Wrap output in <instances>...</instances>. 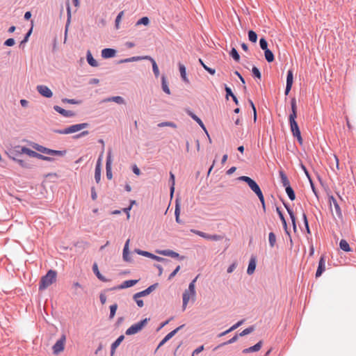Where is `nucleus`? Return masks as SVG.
<instances>
[{
    "instance_id": "f257e3e1",
    "label": "nucleus",
    "mask_w": 356,
    "mask_h": 356,
    "mask_svg": "<svg viewBox=\"0 0 356 356\" xmlns=\"http://www.w3.org/2000/svg\"><path fill=\"white\" fill-rule=\"evenodd\" d=\"M238 179L247 183V184L250 188V189L257 195V197H259V199L261 203L264 211H266V205H265L264 197L263 193H262L259 186L257 184V183L254 180L251 179L250 177H247V176H241L238 178Z\"/></svg>"
},
{
    "instance_id": "f03ea898",
    "label": "nucleus",
    "mask_w": 356,
    "mask_h": 356,
    "mask_svg": "<svg viewBox=\"0 0 356 356\" xmlns=\"http://www.w3.org/2000/svg\"><path fill=\"white\" fill-rule=\"evenodd\" d=\"M57 273L54 270H49L47 274L41 277L39 283V290L43 291L56 281Z\"/></svg>"
},
{
    "instance_id": "7ed1b4c3",
    "label": "nucleus",
    "mask_w": 356,
    "mask_h": 356,
    "mask_svg": "<svg viewBox=\"0 0 356 356\" xmlns=\"http://www.w3.org/2000/svg\"><path fill=\"white\" fill-rule=\"evenodd\" d=\"M88 125L89 124L88 123L76 124L63 129H55L54 130V132L59 134H70L87 128Z\"/></svg>"
},
{
    "instance_id": "20e7f679",
    "label": "nucleus",
    "mask_w": 356,
    "mask_h": 356,
    "mask_svg": "<svg viewBox=\"0 0 356 356\" xmlns=\"http://www.w3.org/2000/svg\"><path fill=\"white\" fill-rule=\"evenodd\" d=\"M149 318H145L136 323L131 325L125 332L127 335H133L138 333L147 325Z\"/></svg>"
},
{
    "instance_id": "39448f33",
    "label": "nucleus",
    "mask_w": 356,
    "mask_h": 356,
    "mask_svg": "<svg viewBox=\"0 0 356 356\" xmlns=\"http://www.w3.org/2000/svg\"><path fill=\"white\" fill-rule=\"evenodd\" d=\"M35 148L39 152L51 156H63L66 154L67 152L66 150H54L39 145H37V146L35 147Z\"/></svg>"
},
{
    "instance_id": "423d86ee",
    "label": "nucleus",
    "mask_w": 356,
    "mask_h": 356,
    "mask_svg": "<svg viewBox=\"0 0 356 356\" xmlns=\"http://www.w3.org/2000/svg\"><path fill=\"white\" fill-rule=\"evenodd\" d=\"M136 252L139 254V255H142V256H145V257H149V258H151L154 260H156L157 261H159V262H162L165 264H168L170 262V261L168 259H165V258H163V257H159L157 255H155L151 252H147V251H144V250H136Z\"/></svg>"
},
{
    "instance_id": "0eeeda50",
    "label": "nucleus",
    "mask_w": 356,
    "mask_h": 356,
    "mask_svg": "<svg viewBox=\"0 0 356 356\" xmlns=\"http://www.w3.org/2000/svg\"><path fill=\"white\" fill-rule=\"evenodd\" d=\"M156 252L161 255L177 258L181 261L184 260L185 258L184 256H180L179 253L169 249L156 250Z\"/></svg>"
},
{
    "instance_id": "6e6552de",
    "label": "nucleus",
    "mask_w": 356,
    "mask_h": 356,
    "mask_svg": "<svg viewBox=\"0 0 356 356\" xmlns=\"http://www.w3.org/2000/svg\"><path fill=\"white\" fill-rule=\"evenodd\" d=\"M111 163H112V150L110 149L107 152L106 162V177L108 179H111L113 175L111 171Z\"/></svg>"
},
{
    "instance_id": "1a4fd4ad",
    "label": "nucleus",
    "mask_w": 356,
    "mask_h": 356,
    "mask_svg": "<svg viewBox=\"0 0 356 356\" xmlns=\"http://www.w3.org/2000/svg\"><path fill=\"white\" fill-rule=\"evenodd\" d=\"M65 335L63 334L61 337L53 346V352L58 354L64 350V344L65 342Z\"/></svg>"
},
{
    "instance_id": "9d476101",
    "label": "nucleus",
    "mask_w": 356,
    "mask_h": 356,
    "mask_svg": "<svg viewBox=\"0 0 356 356\" xmlns=\"http://www.w3.org/2000/svg\"><path fill=\"white\" fill-rule=\"evenodd\" d=\"M36 89L37 91L44 97L51 98L53 96L52 91L45 85H38Z\"/></svg>"
},
{
    "instance_id": "9b49d317",
    "label": "nucleus",
    "mask_w": 356,
    "mask_h": 356,
    "mask_svg": "<svg viewBox=\"0 0 356 356\" xmlns=\"http://www.w3.org/2000/svg\"><path fill=\"white\" fill-rule=\"evenodd\" d=\"M184 325H181L179 327H177L176 329L172 330L170 332H169L165 337L160 341L157 348H160L163 345H164L168 340H170L172 337H174L177 332L181 330Z\"/></svg>"
},
{
    "instance_id": "f8f14e48",
    "label": "nucleus",
    "mask_w": 356,
    "mask_h": 356,
    "mask_svg": "<svg viewBox=\"0 0 356 356\" xmlns=\"http://www.w3.org/2000/svg\"><path fill=\"white\" fill-rule=\"evenodd\" d=\"M329 202H330V205H332V204L334 205V209H335L336 214H337V217L339 219H342L343 218V214H342L341 208H340V207H339L337 200L334 197L333 195H330L329 197Z\"/></svg>"
},
{
    "instance_id": "ddd939ff",
    "label": "nucleus",
    "mask_w": 356,
    "mask_h": 356,
    "mask_svg": "<svg viewBox=\"0 0 356 356\" xmlns=\"http://www.w3.org/2000/svg\"><path fill=\"white\" fill-rule=\"evenodd\" d=\"M157 286H158V283L152 284L149 286H148L146 289L135 293V298H141L143 296H146L149 295L150 293H152L154 290H155Z\"/></svg>"
},
{
    "instance_id": "4468645a",
    "label": "nucleus",
    "mask_w": 356,
    "mask_h": 356,
    "mask_svg": "<svg viewBox=\"0 0 356 356\" xmlns=\"http://www.w3.org/2000/svg\"><path fill=\"white\" fill-rule=\"evenodd\" d=\"M54 111H56V112L66 118H70L74 115V113L73 111L65 110L57 105L54 106Z\"/></svg>"
},
{
    "instance_id": "2eb2a0df",
    "label": "nucleus",
    "mask_w": 356,
    "mask_h": 356,
    "mask_svg": "<svg viewBox=\"0 0 356 356\" xmlns=\"http://www.w3.org/2000/svg\"><path fill=\"white\" fill-rule=\"evenodd\" d=\"M325 257H324V256H321L319 259L318 268L316 272V277H320L322 275V273L325 271Z\"/></svg>"
},
{
    "instance_id": "dca6fc26",
    "label": "nucleus",
    "mask_w": 356,
    "mask_h": 356,
    "mask_svg": "<svg viewBox=\"0 0 356 356\" xmlns=\"http://www.w3.org/2000/svg\"><path fill=\"white\" fill-rule=\"evenodd\" d=\"M199 277V275H197L189 284L188 288L187 289L191 294V299L195 300L196 297V291H195V283Z\"/></svg>"
},
{
    "instance_id": "f3484780",
    "label": "nucleus",
    "mask_w": 356,
    "mask_h": 356,
    "mask_svg": "<svg viewBox=\"0 0 356 356\" xmlns=\"http://www.w3.org/2000/svg\"><path fill=\"white\" fill-rule=\"evenodd\" d=\"M143 60H148L152 65V70L156 78L159 76V70L155 60L149 56H144Z\"/></svg>"
},
{
    "instance_id": "a211bd4d",
    "label": "nucleus",
    "mask_w": 356,
    "mask_h": 356,
    "mask_svg": "<svg viewBox=\"0 0 356 356\" xmlns=\"http://www.w3.org/2000/svg\"><path fill=\"white\" fill-rule=\"evenodd\" d=\"M284 207L286 208V209L290 216V218L291 220L293 230L296 231L297 229V227H296V216L293 213V211L292 210V209L289 207V205L288 204L284 203Z\"/></svg>"
},
{
    "instance_id": "6ab92c4d",
    "label": "nucleus",
    "mask_w": 356,
    "mask_h": 356,
    "mask_svg": "<svg viewBox=\"0 0 356 356\" xmlns=\"http://www.w3.org/2000/svg\"><path fill=\"white\" fill-rule=\"evenodd\" d=\"M191 298V292L188 289H186L182 295V310L184 311L186 309L187 305L189 300Z\"/></svg>"
},
{
    "instance_id": "aec40b11",
    "label": "nucleus",
    "mask_w": 356,
    "mask_h": 356,
    "mask_svg": "<svg viewBox=\"0 0 356 356\" xmlns=\"http://www.w3.org/2000/svg\"><path fill=\"white\" fill-rule=\"evenodd\" d=\"M113 102L118 104H124V99H123V97H122L120 96L111 97L104 99L101 101L102 103H106V102Z\"/></svg>"
},
{
    "instance_id": "412c9836",
    "label": "nucleus",
    "mask_w": 356,
    "mask_h": 356,
    "mask_svg": "<svg viewBox=\"0 0 356 356\" xmlns=\"http://www.w3.org/2000/svg\"><path fill=\"white\" fill-rule=\"evenodd\" d=\"M138 282V280H129L123 282L120 286H117L118 289H123L126 288H129L134 286Z\"/></svg>"
},
{
    "instance_id": "4be33fe9",
    "label": "nucleus",
    "mask_w": 356,
    "mask_h": 356,
    "mask_svg": "<svg viewBox=\"0 0 356 356\" xmlns=\"http://www.w3.org/2000/svg\"><path fill=\"white\" fill-rule=\"evenodd\" d=\"M116 51L111 48H105L102 51V56L104 58H110L115 56Z\"/></svg>"
},
{
    "instance_id": "5701e85b",
    "label": "nucleus",
    "mask_w": 356,
    "mask_h": 356,
    "mask_svg": "<svg viewBox=\"0 0 356 356\" xmlns=\"http://www.w3.org/2000/svg\"><path fill=\"white\" fill-rule=\"evenodd\" d=\"M124 336L120 335L118 338L111 344V356H113L115 349L120 346L122 341L124 340Z\"/></svg>"
},
{
    "instance_id": "b1692460",
    "label": "nucleus",
    "mask_w": 356,
    "mask_h": 356,
    "mask_svg": "<svg viewBox=\"0 0 356 356\" xmlns=\"http://www.w3.org/2000/svg\"><path fill=\"white\" fill-rule=\"evenodd\" d=\"M129 239H128L124 244V246L123 248L122 257L125 261L130 262L131 261V258L129 256Z\"/></svg>"
},
{
    "instance_id": "393cba45",
    "label": "nucleus",
    "mask_w": 356,
    "mask_h": 356,
    "mask_svg": "<svg viewBox=\"0 0 356 356\" xmlns=\"http://www.w3.org/2000/svg\"><path fill=\"white\" fill-rule=\"evenodd\" d=\"M255 268H256V257L254 256H252L250 259V261H249L248 267L247 269V273L250 275L253 274L255 270Z\"/></svg>"
},
{
    "instance_id": "a878e982",
    "label": "nucleus",
    "mask_w": 356,
    "mask_h": 356,
    "mask_svg": "<svg viewBox=\"0 0 356 356\" xmlns=\"http://www.w3.org/2000/svg\"><path fill=\"white\" fill-rule=\"evenodd\" d=\"M262 346V342L260 341L258 343H257L255 345L250 346L248 348H245L243 350V353H250L253 352L259 351Z\"/></svg>"
},
{
    "instance_id": "bb28decb",
    "label": "nucleus",
    "mask_w": 356,
    "mask_h": 356,
    "mask_svg": "<svg viewBox=\"0 0 356 356\" xmlns=\"http://www.w3.org/2000/svg\"><path fill=\"white\" fill-rule=\"evenodd\" d=\"M225 90L226 92V99H228L229 97H231L234 102V103L238 105V100L236 95L233 93L232 89L228 87L227 85L225 86Z\"/></svg>"
},
{
    "instance_id": "cd10ccee",
    "label": "nucleus",
    "mask_w": 356,
    "mask_h": 356,
    "mask_svg": "<svg viewBox=\"0 0 356 356\" xmlns=\"http://www.w3.org/2000/svg\"><path fill=\"white\" fill-rule=\"evenodd\" d=\"M279 175H280V179H281V182L282 184V186L286 188V187H288V186H290V182H289V180L287 177V176L286 175V174L284 173V171L282 170H280L279 172Z\"/></svg>"
},
{
    "instance_id": "c85d7f7f",
    "label": "nucleus",
    "mask_w": 356,
    "mask_h": 356,
    "mask_svg": "<svg viewBox=\"0 0 356 356\" xmlns=\"http://www.w3.org/2000/svg\"><path fill=\"white\" fill-rule=\"evenodd\" d=\"M161 88L164 92L167 95L170 94V90L168 86V83L165 75L161 76Z\"/></svg>"
},
{
    "instance_id": "c756f323",
    "label": "nucleus",
    "mask_w": 356,
    "mask_h": 356,
    "mask_svg": "<svg viewBox=\"0 0 356 356\" xmlns=\"http://www.w3.org/2000/svg\"><path fill=\"white\" fill-rule=\"evenodd\" d=\"M22 151L23 153H25L26 154L29 155L31 157H35L40 159L41 156V154H39L28 147H23Z\"/></svg>"
},
{
    "instance_id": "7c9ffc66",
    "label": "nucleus",
    "mask_w": 356,
    "mask_h": 356,
    "mask_svg": "<svg viewBox=\"0 0 356 356\" xmlns=\"http://www.w3.org/2000/svg\"><path fill=\"white\" fill-rule=\"evenodd\" d=\"M179 72H180V74H181L182 80L185 83H189V80H188V79L186 76V67L183 64L179 63Z\"/></svg>"
},
{
    "instance_id": "2f4dec72",
    "label": "nucleus",
    "mask_w": 356,
    "mask_h": 356,
    "mask_svg": "<svg viewBox=\"0 0 356 356\" xmlns=\"http://www.w3.org/2000/svg\"><path fill=\"white\" fill-rule=\"evenodd\" d=\"M92 271L93 273L95 274V275L97 277V278L102 281V282H107L108 281V280H107L104 276H103L99 269H98V266H97V264L96 263H95L92 266Z\"/></svg>"
},
{
    "instance_id": "473e14b6",
    "label": "nucleus",
    "mask_w": 356,
    "mask_h": 356,
    "mask_svg": "<svg viewBox=\"0 0 356 356\" xmlns=\"http://www.w3.org/2000/svg\"><path fill=\"white\" fill-rule=\"evenodd\" d=\"M86 58L88 64L92 67H97L98 63L97 60L93 58L90 51H88L86 54Z\"/></svg>"
},
{
    "instance_id": "72a5a7b5",
    "label": "nucleus",
    "mask_w": 356,
    "mask_h": 356,
    "mask_svg": "<svg viewBox=\"0 0 356 356\" xmlns=\"http://www.w3.org/2000/svg\"><path fill=\"white\" fill-rule=\"evenodd\" d=\"M143 58H144V56H133V57H130V58H124V59L120 60L118 62V63L120 64V63H131V62H134V61H138V60H143Z\"/></svg>"
},
{
    "instance_id": "f704fd0d",
    "label": "nucleus",
    "mask_w": 356,
    "mask_h": 356,
    "mask_svg": "<svg viewBox=\"0 0 356 356\" xmlns=\"http://www.w3.org/2000/svg\"><path fill=\"white\" fill-rule=\"evenodd\" d=\"M169 181L170 182V196L172 197L173 193L175 192V175L170 172V179Z\"/></svg>"
},
{
    "instance_id": "c9c22d12",
    "label": "nucleus",
    "mask_w": 356,
    "mask_h": 356,
    "mask_svg": "<svg viewBox=\"0 0 356 356\" xmlns=\"http://www.w3.org/2000/svg\"><path fill=\"white\" fill-rule=\"evenodd\" d=\"M238 337H239L238 334H235L232 338H231L228 341H227L225 342H223V343H220V345H218V346H216L214 348V350H217L220 347H222V346H226V345H228V344H231V343H233L236 342L238 340Z\"/></svg>"
},
{
    "instance_id": "e433bc0d",
    "label": "nucleus",
    "mask_w": 356,
    "mask_h": 356,
    "mask_svg": "<svg viewBox=\"0 0 356 356\" xmlns=\"http://www.w3.org/2000/svg\"><path fill=\"white\" fill-rule=\"evenodd\" d=\"M340 248L344 252H350L351 248L348 244V243L345 239H341L339 242Z\"/></svg>"
},
{
    "instance_id": "4c0bfd02",
    "label": "nucleus",
    "mask_w": 356,
    "mask_h": 356,
    "mask_svg": "<svg viewBox=\"0 0 356 356\" xmlns=\"http://www.w3.org/2000/svg\"><path fill=\"white\" fill-rule=\"evenodd\" d=\"M264 56H265V58L266 60L268 62V63H271L275 59V57H274V54L272 52L271 50H270L269 49H266L265 51H264Z\"/></svg>"
},
{
    "instance_id": "58836bf2",
    "label": "nucleus",
    "mask_w": 356,
    "mask_h": 356,
    "mask_svg": "<svg viewBox=\"0 0 356 356\" xmlns=\"http://www.w3.org/2000/svg\"><path fill=\"white\" fill-rule=\"evenodd\" d=\"M291 131L292 132L293 136H295L296 134L300 132L298 124L297 122H289Z\"/></svg>"
},
{
    "instance_id": "ea45409f",
    "label": "nucleus",
    "mask_w": 356,
    "mask_h": 356,
    "mask_svg": "<svg viewBox=\"0 0 356 356\" xmlns=\"http://www.w3.org/2000/svg\"><path fill=\"white\" fill-rule=\"evenodd\" d=\"M285 191L290 200L293 201L296 199L295 192L291 186L286 187Z\"/></svg>"
},
{
    "instance_id": "a19ab883",
    "label": "nucleus",
    "mask_w": 356,
    "mask_h": 356,
    "mask_svg": "<svg viewBox=\"0 0 356 356\" xmlns=\"http://www.w3.org/2000/svg\"><path fill=\"white\" fill-rule=\"evenodd\" d=\"M276 236L273 232H270L268 234V243L270 248H274L276 244Z\"/></svg>"
},
{
    "instance_id": "79ce46f5",
    "label": "nucleus",
    "mask_w": 356,
    "mask_h": 356,
    "mask_svg": "<svg viewBox=\"0 0 356 356\" xmlns=\"http://www.w3.org/2000/svg\"><path fill=\"white\" fill-rule=\"evenodd\" d=\"M66 9H67V23H66V27H65L66 28L65 32H67V26H69V24L70 23V20H71V8H70V5L69 1H67L66 3Z\"/></svg>"
},
{
    "instance_id": "37998d69",
    "label": "nucleus",
    "mask_w": 356,
    "mask_h": 356,
    "mask_svg": "<svg viewBox=\"0 0 356 356\" xmlns=\"http://www.w3.org/2000/svg\"><path fill=\"white\" fill-rule=\"evenodd\" d=\"M293 74L292 70H289L287 71V76H286V85L291 86L293 85Z\"/></svg>"
},
{
    "instance_id": "c03bdc74",
    "label": "nucleus",
    "mask_w": 356,
    "mask_h": 356,
    "mask_svg": "<svg viewBox=\"0 0 356 356\" xmlns=\"http://www.w3.org/2000/svg\"><path fill=\"white\" fill-rule=\"evenodd\" d=\"M229 56L236 62H238L240 60V55L234 47L232 48Z\"/></svg>"
},
{
    "instance_id": "a18cd8bd",
    "label": "nucleus",
    "mask_w": 356,
    "mask_h": 356,
    "mask_svg": "<svg viewBox=\"0 0 356 356\" xmlns=\"http://www.w3.org/2000/svg\"><path fill=\"white\" fill-rule=\"evenodd\" d=\"M248 38L252 42H256L257 40V34L252 30L248 31Z\"/></svg>"
},
{
    "instance_id": "49530a36",
    "label": "nucleus",
    "mask_w": 356,
    "mask_h": 356,
    "mask_svg": "<svg viewBox=\"0 0 356 356\" xmlns=\"http://www.w3.org/2000/svg\"><path fill=\"white\" fill-rule=\"evenodd\" d=\"M223 238V236L218 234H207V239L211 241H220Z\"/></svg>"
},
{
    "instance_id": "de8ad7c7",
    "label": "nucleus",
    "mask_w": 356,
    "mask_h": 356,
    "mask_svg": "<svg viewBox=\"0 0 356 356\" xmlns=\"http://www.w3.org/2000/svg\"><path fill=\"white\" fill-rule=\"evenodd\" d=\"M118 309V305L116 303L111 305L110 306V314H109V318L112 319L115 315L116 311Z\"/></svg>"
},
{
    "instance_id": "09e8293b",
    "label": "nucleus",
    "mask_w": 356,
    "mask_h": 356,
    "mask_svg": "<svg viewBox=\"0 0 356 356\" xmlns=\"http://www.w3.org/2000/svg\"><path fill=\"white\" fill-rule=\"evenodd\" d=\"M277 212L279 215V217L282 222V225H283V227L284 229H286V221L285 220V218L283 215V213H282V211H280V208L277 207Z\"/></svg>"
},
{
    "instance_id": "8fccbe9b",
    "label": "nucleus",
    "mask_w": 356,
    "mask_h": 356,
    "mask_svg": "<svg viewBox=\"0 0 356 356\" xmlns=\"http://www.w3.org/2000/svg\"><path fill=\"white\" fill-rule=\"evenodd\" d=\"M123 15H124V11L120 12L118 13V15H117L115 20V26L116 29H118L120 28V23L121 19Z\"/></svg>"
},
{
    "instance_id": "3c124183",
    "label": "nucleus",
    "mask_w": 356,
    "mask_h": 356,
    "mask_svg": "<svg viewBox=\"0 0 356 356\" xmlns=\"http://www.w3.org/2000/svg\"><path fill=\"white\" fill-rule=\"evenodd\" d=\"M149 23V19L147 17H143L142 18H140L139 20L137 21L136 25V26H139V25H141V24H143V25H148Z\"/></svg>"
},
{
    "instance_id": "603ef678",
    "label": "nucleus",
    "mask_w": 356,
    "mask_h": 356,
    "mask_svg": "<svg viewBox=\"0 0 356 356\" xmlns=\"http://www.w3.org/2000/svg\"><path fill=\"white\" fill-rule=\"evenodd\" d=\"M254 328L253 326H250L249 327H247L245 330H243L241 332H240L238 334V336L239 337H243V336H245L247 334H249L251 332H252L254 331Z\"/></svg>"
},
{
    "instance_id": "864d4df0",
    "label": "nucleus",
    "mask_w": 356,
    "mask_h": 356,
    "mask_svg": "<svg viewBox=\"0 0 356 356\" xmlns=\"http://www.w3.org/2000/svg\"><path fill=\"white\" fill-rule=\"evenodd\" d=\"M95 179L97 183H99L101 180V168H99V167H95Z\"/></svg>"
},
{
    "instance_id": "5fc2aeb1",
    "label": "nucleus",
    "mask_w": 356,
    "mask_h": 356,
    "mask_svg": "<svg viewBox=\"0 0 356 356\" xmlns=\"http://www.w3.org/2000/svg\"><path fill=\"white\" fill-rule=\"evenodd\" d=\"M187 113L197 124H200L202 120L198 116H197L195 113H193L191 111H190V110L187 111Z\"/></svg>"
},
{
    "instance_id": "6e6d98bb",
    "label": "nucleus",
    "mask_w": 356,
    "mask_h": 356,
    "mask_svg": "<svg viewBox=\"0 0 356 356\" xmlns=\"http://www.w3.org/2000/svg\"><path fill=\"white\" fill-rule=\"evenodd\" d=\"M158 127H170L172 128H176L177 125L172 122H163L159 124H158Z\"/></svg>"
},
{
    "instance_id": "4d7b16f0",
    "label": "nucleus",
    "mask_w": 356,
    "mask_h": 356,
    "mask_svg": "<svg viewBox=\"0 0 356 356\" xmlns=\"http://www.w3.org/2000/svg\"><path fill=\"white\" fill-rule=\"evenodd\" d=\"M259 45H260L261 49H263L264 51H265L266 49H268V42L264 38H261L259 40Z\"/></svg>"
},
{
    "instance_id": "13d9d810",
    "label": "nucleus",
    "mask_w": 356,
    "mask_h": 356,
    "mask_svg": "<svg viewBox=\"0 0 356 356\" xmlns=\"http://www.w3.org/2000/svg\"><path fill=\"white\" fill-rule=\"evenodd\" d=\"M191 232L195 234L207 239V234L196 229H191Z\"/></svg>"
},
{
    "instance_id": "bf43d9fd",
    "label": "nucleus",
    "mask_w": 356,
    "mask_h": 356,
    "mask_svg": "<svg viewBox=\"0 0 356 356\" xmlns=\"http://www.w3.org/2000/svg\"><path fill=\"white\" fill-rule=\"evenodd\" d=\"M252 72L253 75L255 77H257L259 79L261 78V74L259 70L257 67L254 66L252 69Z\"/></svg>"
},
{
    "instance_id": "052dcab7",
    "label": "nucleus",
    "mask_w": 356,
    "mask_h": 356,
    "mask_svg": "<svg viewBox=\"0 0 356 356\" xmlns=\"http://www.w3.org/2000/svg\"><path fill=\"white\" fill-rule=\"evenodd\" d=\"M72 287L75 290V294H79L80 292L79 291V289H83L82 286L79 282H74L72 284Z\"/></svg>"
},
{
    "instance_id": "680f3d73",
    "label": "nucleus",
    "mask_w": 356,
    "mask_h": 356,
    "mask_svg": "<svg viewBox=\"0 0 356 356\" xmlns=\"http://www.w3.org/2000/svg\"><path fill=\"white\" fill-rule=\"evenodd\" d=\"M133 299L136 301V305L138 307H143L144 306L143 300L140 298H135V294L133 296Z\"/></svg>"
},
{
    "instance_id": "e2e57ef3",
    "label": "nucleus",
    "mask_w": 356,
    "mask_h": 356,
    "mask_svg": "<svg viewBox=\"0 0 356 356\" xmlns=\"http://www.w3.org/2000/svg\"><path fill=\"white\" fill-rule=\"evenodd\" d=\"M63 102H67V103L71 104H78L80 103V101H78L75 99H67V98L63 99Z\"/></svg>"
},
{
    "instance_id": "0e129e2a",
    "label": "nucleus",
    "mask_w": 356,
    "mask_h": 356,
    "mask_svg": "<svg viewBox=\"0 0 356 356\" xmlns=\"http://www.w3.org/2000/svg\"><path fill=\"white\" fill-rule=\"evenodd\" d=\"M245 320H241L239 321H238L236 323H235L234 325H233L232 326H231L229 327L230 330L234 331L235 330L236 328H238L239 326H241L243 323H244Z\"/></svg>"
},
{
    "instance_id": "69168bd1",
    "label": "nucleus",
    "mask_w": 356,
    "mask_h": 356,
    "mask_svg": "<svg viewBox=\"0 0 356 356\" xmlns=\"http://www.w3.org/2000/svg\"><path fill=\"white\" fill-rule=\"evenodd\" d=\"M291 111L297 112V105L296 98H292L291 100Z\"/></svg>"
},
{
    "instance_id": "338daca9",
    "label": "nucleus",
    "mask_w": 356,
    "mask_h": 356,
    "mask_svg": "<svg viewBox=\"0 0 356 356\" xmlns=\"http://www.w3.org/2000/svg\"><path fill=\"white\" fill-rule=\"evenodd\" d=\"M15 44V40L13 38H8L4 42V45L12 47Z\"/></svg>"
},
{
    "instance_id": "774afa93",
    "label": "nucleus",
    "mask_w": 356,
    "mask_h": 356,
    "mask_svg": "<svg viewBox=\"0 0 356 356\" xmlns=\"http://www.w3.org/2000/svg\"><path fill=\"white\" fill-rule=\"evenodd\" d=\"M236 262H234L232 263L227 269V272L228 273H232L236 268Z\"/></svg>"
}]
</instances>
